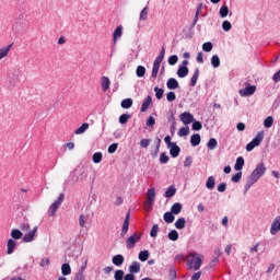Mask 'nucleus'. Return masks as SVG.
Wrapping results in <instances>:
<instances>
[{"instance_id": "nucleus-1", "label": "nucleus", "mask_w": 280, "mask_h": 280, "mask_svg": "<svg viewBox=\"0 0 280 280\" xmlns=\"http://www.w3.org/2000/svg\"><path fill=\"white\" fill-rule=\"evenodd\" d=\"M266 174V165L264 163L257 164L256 168L252 172V174L247 178V183L245 184V192L261 178Z\"/></svg>"}, {"instance_id": "nucleus-2", "label": "nucleus", "mask_w": 280, "mask_h": 280, "mask_svg": "<svg viewBox=\"0 0 280 280\" xmlns=\"http://www.w3.org/2000/svg\"><path fill=\"white\" fill-rule=\"evenodd\" d=\"M203 259H205V256L202 254H198V253L188 254L186 257V265L188 270H194L195 272L197 270H200Z\"/></svg>"}, {"instance_id": "nucleus-3", "label": "nucleus", "mask_w": 280, "mask_h": 280, "mask_svg": "<svg viewBox=\"0 0 280 280\" xmlns=\"http://www.w3.org/2000/svg\"><path fill=\"white\" fill-rule=\"evenodd\" d=\"M164 58H165V47H162L160 55L155 58L153 62L151 78H156V75H159V69H161V62H163Z\"/></svg>"}, {"instance_id": "nucleus-4", "label": "nucleus", "mask_w": 280, "mask_h": 280, "mask_svg": "<svg viewBox=\"0 0 280 280\" xmlns=\"http://www.w3.org/2000/svg\"><path fill=\"white\" fill-rule=\"evenodd\" d=\"M155 198H156V190L154 188H150L147 191V200L144 201V210L152 211V207H154Z\"/></svg>"}, {"instance_id": "nucleus-5", "label": "nucleus", "mask_w": 280, "mask_h": 280, "mask_svg": "<svg viewBox=\"0 0 280 280\" xmlns=\"http://www.w3.org/2000/svg\"><path fill=\"white\" fill-rule=\"evenodd\" d=\"M261 141H264V131H259L256 137L246 144V151L247 152H253L255 148L261 144Z\"/></svg>"}, {"instance_id": "nucleus-6", "label": "nucleus", "mask_w": 280, "mask_h": 280, "mask_svg": "<svg viewBox=\"0 0 280 280\" xmlns=\"http://www.w3.org/2000/svg\"><path fill=\"white\" fill-rule=\"evenodd\" d=\"M65 201V194H60L57 201H55L48 209V215L54 217L56 215V211L60 209V205Z\"/></svg>"}, {"instance_id": "nucleus-7", "label": "nucleus", "mask_w": 280, "mask_h": 280, "mask_svg": "<svg viewBox=\"0 0 280 280\" xmlns=\"http://www.w3.org/2000/svg\"><path fill=\"white\" fill-rule=\"evenodd\" d=\"M141 241V234L135 233L133 235L129 236L126 241V246L130 250L135 248V245Z\"/></svg>"}, {"instance_id": "nucleus-8", "label": "nucleus", "mask_w": 280, "mask_h": 280, "mask_svg": "<svg viewBox=\"0 0 280 280\" xmlns=\"http://www.w3.org/2000/svg\"><path fill=\"white\" fill-rule=\"evenodd\" d=\"M128 229H130V212H127L126 218L124 220L120 233L121 237H126V235H128Z\"/></svg>"}, {"instance_id": "nucleus-9", "label": "nucleus", "mask_w": 280, "mask_h": 280, "mask_svg": "<svg viewBox=\"0 0 280 280\" xmlns=\"http://www.w3.org/2000/svg\"><path fill=\"white\" fill-rule=\"evenodd\" d=\"M255 91H257V86L248 85L245 89L240 90V95H242V97H248L250 95H255Z\"/></svg>"}, {"instance_id": "nucleus-10", "label": "nucleus", "mask_w": 280, "mask_h": 280, "mask_svg": "<svg viewBox=\"0 0 280 280\" xmlns=\"http://www.w3.org/2000/svg\"><path fill=\"white\" fill-rule=\"evenodd\" d=\"M36 233H38V226L33 228L31 232L25 234L23 236V242H25L26 244H30V242H34V238L36 237Z\"/></svg>"}, {"instance_id": "nucleus-11", "label": "nucleus", "mask_w": 280, "mask_h": 280, "mask_svg": "<svg viewBox=\"0 0 280 280\" xmlns=\"http://www.w3.org/2000/svg\"><path fill=\"white\" fill-rule=\"evenodd\" d=\"M179 119L185 126H189V124H192L194 121V115H191V113L185 112L180 114Z\"/></svg>"}, {"instance_id": "nucleus-12", "label": "nucleus", "mask_w": 280, "mask_h": 280, "mask_svg": "<svg viewBox=\"0 0 280 280\" xmlns=\"http://www.w3.org/2000/svg\"><path fill=\"white\" fill-rule=\"evenodd\" d=\"M279 231H280V218L273 220L271 228H270V233H271V235H277V233H279Z\"/></svg>"}, {"instance_id": "nucleus-13", "label": "nucleus", "mask_w": 280, "mask_h": 280, "mask_svg": "<svg viewBox=\"0 0 280 280\" xmlns=\"http://www.w3.org/2000/svg\"><path fill=\"white\" fill-rule=\"evenodd\" d=\"M101 86H102L103 93H106V91L110 89V79H108V77H102Z\"/></svg>"}, {"instance_id": "nucleus-14", "label": "nucleus", "mask_w": 280, "mask_h": 280, "mask_svg": "<svg viewBox=\"0 0 280 280\" xmlns=\"http://www.w3.org/2000/svg\"><path fill=\"white\" fill-rule=\"evenodd\" d=\"M129 272H131V275H137V273L141 272V264H139L138 261H133L129 266Z\"/></svg>"}, {"instance_id": "nucleus-15", "label": "nucleus", "mask_w": 280, "mask_h": 280, "mask_svg": "<svg viewBox=\"0 0 280 280\" xmlns=\"http://www.w3.org/2000/svg\"><path fill=\"white\" fill-rule=\"evenodd\" d=\"M14 248H16V241L10 238L7 243V254L12 255V253H14Z\"/></svg>"}, {"instance_id": "nucleus-16", "label": "nucleus", "mask_w": 280, "mask_h": 280, "mask_svg": "<svg viewBox=\"0 0 280 280\" xmlns=\"http://www.w3.org/2000/svg\"><path fill=\"white\" fill-rule=\"evenodd\" d=\"M152 104V96H147L141 105V113H145L150 108V105Z\"/></svg>"}, {"instance_id": "nucleus-17", "label": "nucleus", "mask_w": 280, "mask_h": 280, "mask_svg": "<svg viewBox=\"0 0 280 280\" xmlns=\"http://www.w3.org/2000/svg\"><path fill=\"white\" fill-rule=\"evenodd\" d=\"M166 86L171 91H174V90L178 89L179 84H178V81L176 79L171 78V79L167 80Z\"/></svg>"}, {"instance_id": "nucleus-18", "label": "nucleus", "mask_w": 280, "mask_h": 280, "mask_svg": "<svg viewBox=\"0 0 280 280\" xmlns=\"http://www.w3.org/2000/svg\"><path fill=\"white\" fill-rule=\"evenodd\" d=\"M170 154L173 159H176L180 154V147H178L176 143H173V145L170 147Z\"/></svg>"}, {"instance_id": "nucleus-19", "label": "nucleus", "mask_w": 280, "mask_h": 280, "mask_svg": "<svg viewBox=\"0 0 280 280\" xmlns=\"http://www.w3.org/2000/svg\"><path fill=\"white\" fill-rule=\"evenodd\" d=\"M189 74V68L187 66H180L177 70L178 78H187Z\"/></svg>"}, {"instance_id": "nucleus-20", "label": "nucleus", "mask_w": 280, "mask_h": 280, "mask_svg": "<svg viewBox=\"0 0 280 280\" xmlns=\"http://www.w3.org/2000/svg\"><path fill=\"white\" fill-rule=\"evenodd\" d=\"M112 261H113L114 266H122L124 261H125L124 255H121V254L115 255L113 257Z\"/></svg>"}, {"instance_id": "nucleus-21", "label": "nucleus", "mask_w": 280, "mask_h": 280, "mask_svg": "<svg viewBox=\"0 0 280 280\" xmlns=\"http://www.w3.org/2000/svg\"><path fill=\"white\" fill-rule=\"evenodd\" d=\"M182 211H183V205H180V202H175L171 207V213H173L174 215H178V213H180Z\"/></svg>"}, {"instance_id": "nucleus-22", "label": "nucleus", "mask_w": 280, "mask_h": 280, "mask_svg": "<svg viewBox=\"0 0 280 280\" xmlns=\"http://www.w3.org/2000/svg\"><path fill=\"white\" fill-rule=\"evenodd\" d=\"M122 34L124 27L121 25L117 26L113 34L114 43H117V38H121Z\"/></svg>"}, {"instance_id": "nucleus-23", "label": "nucleus", "mask_w": 280, "mask_h": 280, "mask_svg": "<svg viewBox=\"0 0 280 280\" xmlns=\"http://www.w3.org/2000/svg\"><path fill=\"white\" fill-rule=\"evenodd\" d=\"M12 49V44L8 45L7 47L0 48V60H3L9 54L10 50Z\"/></svg>"}, {"instance_id": "nucleus-24", "label": "nucleus", "mask_w": 280, "mask_h": 280, "mask_svg": "<svg viewBox=\"0 0 280 280\" xmlns=\"http://www.w3.org/2000/svg\"><path fill=\"white\" fill-rule=\"evenodd\" d=\"M199 75H200V69L196 68L190 79V86H196V84L198 83Z\"/></svg>"}, {"instance_id": "nucleus-25", "label": "nucleus", "mask_w": 280, "mask_h": 280, "mask_svg": "<svg viewBox=\"0 0 280 280\" xmlns=\"http://www.w3.org/2000/svg\"><path fill=\"white\" fill-rule=\"evenodd\" d=\"M243 168H244V158L240 156V158L236 159V163L234 165V170L236 172H240Z\"/></svg>"}, {"instance_id": "nucleus-26", "label": "nucleus", "mask_w": 280, "mask_h": 280, "mask_svg": "<svg viewBox=\"0 0 280 280\" xmlns=\"http://www.w3.org/2000/svg\"><path fill=\"white\" fill-rule=\"evenodd\" d=\"M61 275L63 277H67V276L71 275V266L69 264H63L61 266Z\"/></svg>"}, {"instance_id": "nucleus-27", "label": "nucleus", "mask_w": 280, "mask_h": 280, "mask_svg": "<svg viewBox=\"0 0 280 280\" xmlns=\"http://www.w3.org/2000/svg\"><path fill=\"white\" fill-rule=\"evenodd\" d=\"M11 237L12 240H21V237H23V232L19 229H14L11 231Z\"/></svg>"}, {"instance_id": "nucleus-28", "label": "nucleus", "mask_w": 280, "mask_h": 280, "mask_svg": "<svg viewBox=\"0 0 280 280\" xmlns=\"http://www.w3.org/2000/svg\"><path fill=\"white\" fill-rule=\"evenodd\" d=\"M89 130V124L84 122L82 126H80L75 131L74 135H84L85 131Z\"/></svg>"}, {"instance_id": "nucleus-29", "label": "nucleus", "mask_w": 280, "mask_h": 280, "mask_svg": "<svg viewBox=\"0 0 280 280\" xmlns=\"http://www.w3.org/2000/svg\"><path fill=\"white\" fill-rule=\"evenodd\" d=\"M176 218L174 217V213L172 212H165L164 213V221L166 222V224H172V222H174Z\"/></svg>"}, {"instance_id": "nucleus-30", "label": "nucleus", "mask_w": 280, "mask_h": 280, "mask_svg": "<svg viewBox=\"0 0 280 280\" xmlns=\"http://www.w3.org/2000/svg\"><path fill=\"white\" fill-rule=\"evenodd\" d=\"M121 108H132V98H125L120 103Z\"/></svg>"}, {"instance_id": "nucleus-31", "label": "nucleus", "mask_w": 280, "mask_h": 280, "mask_svg": "<svg viewBox=\"0 0 280 280\" xmlns=\"http://www.w3.org/2000/svg\"><path fill=\"white\" fill-rule=\"evenodd\" d=\"M176 196V188L174 186H170L165 191V198H174Z\"/></svg>"}, {"instance_id": "nucleus-32", "label": "nucleus", "mask_w": 280, "mask_h": 280, "mask_svg": "<svg viewBox=\"0 0 280 280\" xmlns=\"http://www.w3.org/2000/svg\"><path fill=\"white\" fill-rule=\"evenodd\" d=\"M185 224H187V221L185 220V218H179L175 222V228L178 230H182V229H185Z\"/></svg>"}, {"instance_id": "nucleus-33", "label": "nucleus", "mask_w": 280, "mask_h": 280, "mask_svg": "<svg viewBox=\"0 0 280 280\" xmlns=\"http://www.w3.org/2000/svg\"><path fill=\"white\" fill-rule=\"evenodd\" d=\"M206 187L207 189H213L215 187V177L213 176L208 177Z\"/></svg>"}, {"instance_id": "nucleus-34", "label": "nucleus", "mask_w": 280, "mask_h": 280, "mask_svg": "<svg viewBox=\"0 0 280 280\" xmlns=\"http://www.w3.org/2000/svg\"><path fill=\"white\" fill-rule=\"evenodd\" d=\"M190 143L191 145H200V136L198 133H195L190 137Z\"/></svg>"}, {"instance_id": "nucleus-35", "label": "nucleus", "mask_w": 280, "mask_h": 280, "mask_svg": "<svg viewBox=\"0 0 280 280\" xmlns=\"http://www.w3.org/2000/svg\"><path fill=\"white\" fill-rule=\"evenodd\" d=\"M138 257L140 261H148L150 259V253L148 250H141Z\"/></svg>"}, {"instance_id": "nucleus-36", "label": "nucleus", "mask_w": 280, "mask_h": 280, "mask_svg": "<svg viewBox=\"0 0 280 280\" xmlns=\"http://www.w3.org/2000/svg\"><path fill=\"white\" fill-rule=\"evenodd\" d=\"M208 150H215L218 148V140L215 138H211L207 143Z\"/></svg>"}, {"instance_id": "nucleus-37", "label": "nucleus", "mask_w": 280, "mask_h": 280, "mask_svg": "<svg viewBox=\"0 0 280 280\" xmlns=\"http://www.w3.org/2000/svg\"><path fill=\"white\" fill-rule=\"evenodd\" d=\"M219 14L221 19H226V16H229V7L228 5L221 7Z\"/></svg>"}, {"instance_id": "nucleus-38", "label": "nucleus", "mask_w": 280, "mask_h": 280, "mask_svg": "<svg viewBox=\"0 0 280 280\" xmlns=\"http://www.w3.org/2000/svg\"><path fill=\"white\" fill-rule=\"evenodd\" d=\"M136 75L138 78H143V75H145V67L138 66L137 69H136Z\"/></svg>"}, {"instance_id": "nucleus-39", "label": "nucleus", "mask_w": 280, "mask_h": 280, "mask_svg": "<svg viewBox=\"0 0 280 280\" xmlns=\"http://www.w3.org/2000/svg\"><path fill=\"white\" fill-rule=\"evenodd\" d=\"M211 65L214 69H218V67H220V57H218V55H213L211 57Z\"/></svg>"}, {"instance_id": "nucleus-40", "label": "nucleus", "mask_w": 280, "mask_h": 280, "mask_svg": "<svg viewBox=\"0 0 280 280\" xmlns=\"http://www.w3.org/2000/svg\"><path fill=\"white\" fill-rule=\"evenodd\" d=\"M272 124H275L272 116H269L264 120L265 128H272Z\"/></svg>"}, {"instance_id": "nucleus-41", "label": "nucleus", "mask_w": 280, "mask_h": 280, "mask_svg": "<svg viewBox=\"0 0 280 280\" xmlns=\"http://www.w3.org/2000/svg\"><path fill=\"white\" fill-rule=\"evenodd\" d=\"M102 159H103L102 152H96L92 156L93 163H96V164L102 163Z\"/></svg>"}, {"instance_id": "nucleus-42", "label": "nucleus", "mask_w": 280, "mask_h": 280, "mask_svg": "<svg viewBox=\"0 0 280 280\" xmlns=\"http://www.w3.org/2000/svg\"><path fill=\"white\" fill-rule=\"evenodd\" d=\"M168 240H171V242H176L178 241V232L176 230H172L168 233Z\"/></svg>"}, {"instance_id": "nucleus-43", "label": "nucleus", "mask_w": 280, "mask_h": 280, "mask_svg": "<svg viewBox=\"0 0 280 280\" xmlns=\"http://www.w3.org/2000/svg\"><path fill=\"white\" fill-rule=\"evenodd\" d=\"M154 92L156 100H163V93H165V90L161 88H154Z\"/></svg>"}, {"instance_id": "nucleus-44", "label": "nucleus", "mask_w": 280, "mask_h": 280, "mask_svg": "<svg viewBox=\"0 0 280 280\" xmlns=\"http://www.w3.org/2000/svg\"><path fill=\"white\" fill-rule=\"evenodd\" d=\"M202 12V3H199L196 10V14H195V20H194V25H196V23H198V18L200 16V13Z\"/></svg>"}, {"instance_id": "nucleus-45", "label": "nucleus", "mask_w": 280, "mask_h": 280, "mask_svg": "<svg viewBox=\"0 0 280 280\" xmlns=\"http://www.w3.org/2000/svg\"><path fill=\"white\" fill-rule=\"evenodd\" d=\"M148 7H144L140 12V21H148Z\"/></svg>"}, {"instance_id": "nucleus-46", "label": "nucleus", "mask_w": 280, "mask_h": 280, "mask_svg": "<svg viewBox=\"0 0 280 280\" xmlns=\"http://www.w3.org/2000/svg\"><path fill=\"white\" fill-rule=\"evenodd\" d=\"M189 135V127H182L178 131V137H187Z\"/></svg>"}, {"instance_id": "nucleus-47", "label": "nucleus", "mask_w": 280, "mask_h": 280, "mask_svg": "<svg viewBox=\"0 0 280 280\" xmlns=\"http://www.w3.org/2000/svg\"><path fill=\"white\" fill-rule=\"evenodd\" d=\"M130 116L129 114H122L120 115L119 117V124L124 125V124H128V119H130Z\"/></svg>"}, {"instance_id": "nucleus-48", "label": "nucleus", "mask_w": 280, "mask_h": 280, "mask_svg": "<svg viewBox=\"0 0 280 280\" xmlns=\"http://www.w3.org/2000/svg\"><path fill=\"white\" fill-rule=\"evenodd\" d=\"M117 148H119V144L112 143L107 149L108 154H115V152H117Z\"/></svg>"}, {"instance_id": "nucleus-49", "label": "nucleus", "mask_w": 280, "mask_h": 280, "mask_svg": "<svg viewBox=\"0 0 280 280\" xmlns=\"http://www.w3.org/2000/svg\"><path fill=\"white\" fill-rule=\"evenodd\" d=\"M159 235V224H154L150 231L151 237H156Z\"/></svg>"}, {"instance_id": "nucleus-50", "label": "nucleus", "mask_w": 280, "mask_h": 280, "mask_svg": "<svg viewBox=\"0 0 280 280\" xmlns=\"http://www.w3.org/2000/svg\"><path fill=\"white\" fill-rule=\"evenodd\" d=\"M115 280H124V270H116L114 275Z\"/></svg>"}, {"instance_id": "nucleus-51", "label": "nucleus", "mask_w": 280, "mask_h": 280, "mask_svg": "<svg viewBox=\"0 0 280 280\" xmlns=\"http://www.w3.org/2000/svg\"><path fill=\"white\" fill-rule=\"evenodd\" d=\"M202 49H203L205 51H207V52L212 51V49H213V44H211L210 42H207V43H205V44L202 45Z\"/></svg>"}, {"instance_id": "nucleus-52", "label": "nucleus", "mask_w": 280, "mask_h": 280, "mask_svg": "<svg viewBox=\"0 0 280 280\" xmlns=\"http://www.w3.org/2000/svg\"><path fill=\"white\" fill-rule=\"evenodd\" d=\"M231 27H232L231 22H229V21H223V23H222V30H223L224 32H231Z\"/></svg>"}, {"instance_id": "nucleus-53", "label": "nucleus", "mask_w": 280, "mask_h": 280, "mask_svg": "<svg viewBox=\"0 0 280 280\" xmlns=\"http://www.w3.org/2000/svg\"><path fill=\"white\" fill-rule=\"evenodd\" d=\"M231 180L232 183H240V180H242V172H238L235 175H233Z\"/></svg>"}, {"instance_id": "nucleus-54", "label": "nucleus", "mask_w": 280, "mask_h": 280, "mask_svg": "<svg viewBox=\"0 0 280 280\" xmlns=\"http://www.w3.org/2000/svg\"><path fill=\"white\" fill-rule=\"evenodd\" d=\"M191 163H194V159L191 156H186L184 161V167H191Z\"/></svg>"}, {"instance_id": "nucleus-55", "label": "nucleus", "mask_w": 280, "mask_h": 280, "mask_svg": "<svg viewBox=\"0 0 280 280\" xmlns=\"http://www.w3.org/2000/svg\"><path fill=\"white\" fill-rule=\"evenodd\" d=\"M176 62H178V56L172 55V56L168 58V65H171L172 67H174V65H176Z\"/></svg>"}, {"instance_id": "nucleus-56", "label": "nucleus", "mask_w": 280, "mask_h": 280, "mask_svg": "<svg viewBox=\"0 0 280 280\" xmlns=\"http://www.w3.org/2000/svg\"><path fill=\"white\" fill-rule=\"evenodd\" d=\"M166 100H167V102H174V101L176 100V93H174V92H168V93L166 94Z\"/></svg>"}, {"instance_id": "nucleus-57", "label": "nucleus", "mask_w": 280, "mask_h": 280, "mask_svg": "<svg viewBox=\"0 0 280 280\" xmlns=\"http://www.w3.org/2000/svg\"><path fill=\"white\" fill-rule=\"evenodd\" d=\"M79 224H80V226H82V229H84V226H86V217H84V214L80 215Z\"/></svg>"}, {"instance_id": "nucleus-58", "label": "nucleus", "mask_w": 280, "mask_h": 280, "mask_svg": "<svg viewBox=\"0 0 280 280\" xmlns=\"http://www.w3.org/2000/svg\"><path fill=\"white\" fill-rule=\"evenodd\" d=\"M168 161H170V156H167V154H165V153H161V155H160V163L165 164Z\"/></svg>"}, {"instance_id": "nucleus-59", "label": "nucleus", "mask_w": 280, "mask_h": 280, "mask_svg": "<svg viewBox=\"0 0 280 280\" xmlns=\"http://www.w3.org/2000/svg\"><path fill=\"white\" fill-rule=\"evenodd\" d=\"M161 149V138H155V156L159 154V150Z\"/></svg>"}, {"instance_id": "nucleus-60", "label": "nucleus", "mask_w": 280, "mask_h": 280, "mask_svg": "<svg viewBox=\"0 0 280 280\" xmlns=\"http://www.w3.org/2000/svg\"><path fill=\"white\" fill-rule=\"evenodd\" d=\"M192 130H202V122L200 121L192 122Z\"/></svg>"}, {"instance_id": "nucleus-61", "label": "nucleus", "mask_w": 280, "mask_h": 280, "mask_svg": "<svg viewBox=\"0 0 280 280\" xmlns=\"http://www.w3.org/2000/svg\"><path fill=\"white\" fill-rule=\"evenodd\" d=\"M150 142H151L150 139H142V140H140V147L148 148V145H150Z\"/></svg>"}, {"instance_id": "nucleus-62", "label": "nucleus", "mask_w": 280, "mask_h": 280, "mask_svg": "<svg viewBox=\"0 0 280 280\" xmlns=\"http://www.w3.org/2000/svg\"><path fill=\"white\" fill-rule=\"evenodd\" d=\"M217 189L220 194H224V191H226V183H221Z\"/></svg>"}, {"instance_id": "nucleus-63", "label": "nucleus", "mask_w": 280, "mask_h": 280, "mask_svg": "<svg viewBox=\"0 0 280 280\" xmlns=\"http://www.w3.org/2000/svg\"><path fill=\"white\" fill-rule=\"evenodd\" d=\"M154 124H156V120L154 119V117L150 116L147 119V126L152 127V126H154Z\"/></svg>"}, {"instance_id": "nucleus-64", "label": "nucleus", "mask_w": 280, "mask_h": 280, "mask_svg": "<svg viewBox=\"0 0 280 280\" xmlns=\"http://www.w3.org/2000/svg\"><path fill=\"white\" fill-rule=\"evenodd\" d=\"M86 278L84 277V273H82V271H79L78 273H75L74 276V280H85Z\"/></svg>"}]
</instances>
